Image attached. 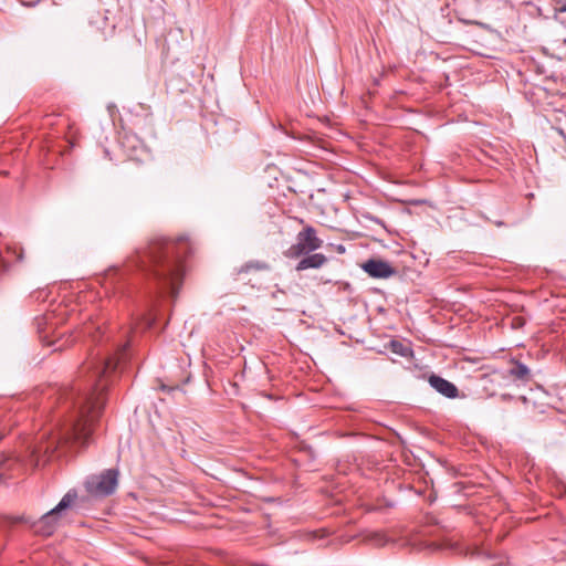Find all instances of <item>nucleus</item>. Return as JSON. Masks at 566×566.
I'll return each mask as SVG.
<instances>
[{
  "instance_id": "1a4fd4ad",
  "label": "nucleus",
  "mask_w": 566,
  "mask_h": 566,
  "mask_svg": "<svg viewBox=\"0 0 566 566\" xmlns=\"http://www.w3.org/2000/svg\"><path fill=\"white\" fill-rule=\"evenodd\" d=\"M302 256L303 258L295 266L297 272L305 271L307 269H319L327 262V258L322 253H308L303 254Z\"/></svg>"
},
{
  "instance_id": "4468645a",
  "label": "nucleus",
  "mask_w": 566,
  "mask_h": 566,
  "mask_svg": "<svg viewBox=\"0 0 566 566\" xmlns=\"http://www.w3.org/2000/svg\"><path fill=\"white\" fill-rule=\"evenodd\" d=\"M120 143L125 149L137 150V145L139 144V140L135 136H130V135L126 134L122 138Z\"/></svg>"
},
{
  "instance_id": "9d476101",
  "label": "nucleus",
  "mask_w": 566,
  "mask_h": 566,
  "mask_svg": "<svg viewBox=\"0 0 566 566\" xmlns=\"http://www.w3.org/2000/svg\"><path fill=\"white\" fill-rule=\"evenodd\" d=\"M1 266L3 271H9L11 261L21 262L23 260V250L17 244H8L4 251H0Z\"/></svg>"
},
{
  "instance_id": "f8f14e48",
  "label": "nucleus",
  "mask_w": 566,
  "mask_h": 566,
  "mask_svg": "<svg viewBox=\"0 0 566 566\" xmlns=\"http://www.w3.org/2000/svg\"><path fill=\"white\" fill-rule=\"evenodd\" d=\"M81 333L85 336L92 337V339L94 342L97 339V336L103 334V332L101 331V327L98 325H95V323H93V322L85 324L83 326Z\"/></svg>"
},
{
  "instance_id": "39448f33",
  "label": "nucleus",
  "mask_w": 566,
  "mask_h": 566,
  "mask_svg": "<svg viewBox=\"0 0 566 566\" xmlns=\"http://www.w3.org/2000/svg\"><path fill=\"white\" fill-rule=\"evenodd\" d=\"M118 484V471L107 469L99 474L91 475L85 481L87 493L94 497H105L113 494Z\"/></svg>"
},
{
  "instance_id": "f03ea898",
  "label": "nucleus",
  "mask_w": 566,
  "mask_h": 566,
  "mask_svg": "<svg viewBox=\"0 0 566 566\" xmlns=\"http://www.w3.org/2000/svg\"><path fill=\"white\" fill-rule=\"evenodd\" d=\"M189 253L190 244L186 238L177 241L156 238L138 249L130 263L150 275L161 291L176 296L184 275L182 261Z\"/></svg>"
},
{
  "instance_id": "0eeeda50",
  "label": "nucleus",
  "mask_w": 566,
  "mask_h": 566,
  "mask_svg": "<svg viewBox=\"0 0 566 566\" xmlns=\"http://www.w3.org/2000/svg\"><path fill=\"white\" fill-rule=\"evenodd\" d=\"M361 269L374 279H388L396 274V270L380 259H369L361 264Z\"/></svg>"
},
{
  "instance_id": "9b49d317",
  "label": "nucleus",
  "mask_w": 566,
  "mask_h": 566,
  "mask_svg": "<svg viewBox=\"0 0 566 566\" xmlns=\"http://www.w3.org/2000/svg\"><path fill=\"white\" fill-rule=\"evenodd\" d=\"M50 319H51L50 316H42V317L36 318L38 329L43 339H45L48 337L49 329L53 325V323H51Z\"/></svg>"
},
{
  "instance_id": "20e7f679",
  "label": "nucleus",
  "mask_w": 566,
  "mask_h": 566,
  "mask_svg": "<svg viewBox=\"0 0 566 566\" xmlns=\"http://www.w3.org/2000/svg\"><path fill=\"white\" fill-rule=\"evenodd\" d=\"M323 245V240L317 235L314 227L306 224L297 234L296 242L285 252V256L297 259L303 254L312 253Z\"/></svg>"
},
{
  "instance_id": "ddd939ff",
  "label": "nucleus",
  "mask_w": 566,
  "mask_h": 566,
  "mask_svg": "<svg viewBox=\"0 0 566 566\" xmlns=\"http://www.w3.org/2000/svg\"><path fill=\"white\" fill-rule=\"evenodd\" d=\"M268 268H269L268 264H265L264 262L254 261V262H248L244 265H242L239 272L248 273L251 270L262 271V270H266Z\"/></svg>"
},
{
  "instance_id": "6e6552de",
  "label": "nucleus",
  "mask_w": 566,
  "mask_h": 566,
  "mask_svg": "<svg viewBox=\"0 0 566 566\" xmlns=\"http://www.w3.org/2000/svg\"><path fill=\"white\" fill-rule=\"evenodd\" d=\"M428 381L429 385L440 395L450 399L459 397V389L453 382L434 374L429 376Z\"/></svg>"
},
{
  "instance_id": "423d86ee",
  "label": "nucleus",
  "mask_w": 566,
  "mask_h": 566,
  "mask_svg": "<svg viewBox=\"0 0 566 566\" xmlns=\"http://www.w3.org/2000/svg\"><path fill=\"white\" fill-rule=\"evenodd\" d=\"M491 377L494 380L511 378L513 381L525 385L532 380L533 375L531 369L525 364L521 363L520 360L512 359L507 370H494L491 374Z\"/></svg>"
},
{
  "instance_id": "412c9836",
  "label": "nucleus",
  "mask_w": 566,
  "mask_h": 566,
  "mask_svg": "<svg viewBox=\"0 0 566 566\" xmlns=\"http://www.w3.org/2000/svg\"><path fill=\"white\" fill-rule=\"evenodd\" d=\"M61 348H62V346H56V347L54 348V350H57V349H61Z\"/></svg>"
},
{
  "instance_id": "7ed1b4c3",
  "label": "nucleus",
  "mask_w": 566,
  "mask_h": 566,
  "mask_svg": "<svg viewBox=\"0 0 566 566\" xmlns=\"http://www.w3.org/2000/svg\"><path fill=\"white\" fill-rule=\"evenodd\" d=\"M76 499L77 492L75 490L67 491L55 507L43 514L33 523L32 527L34 532L43 536L52 535L60 525V521L66 515V511L74 505Z\"/></svg>"
},
{
  "instance_id": "f257e3e1",
  "label": "nucleus",
  "mask_w": 566,
  "mask_h": 566,
  "mask_svg": "<svg viewBox=\"0 0 566 566\" xmlns=\"http://www.w3.org/2000/svg\"><path fill=\"white\" fill-rule=\"evenodd\" d=\"M126 346L127 343L118 345L115 354L106 357L91 354V358L81 366L76 381L59 392L63 413H67L59 432L32 448L28 457L0 453V484L15 478L28 465L36 468L44 464L64 444H88L93 423L105 406L108 377L124 359Z\"/></svg>"
},
{
  "instance_id": "f3484780",
  "label": "nucleus",
  "mask_w": 566,
  "mask_h": 566,
  "mask_svg": "<svg viewBox=\"0 0 566 566\" xmlns=\"http://www.w3.org/2000/svg\"><path fill=\"white\" fill-rule=\"evenodd\" d=\"M473 554H476L478 556L485 555V557H488V555L483 551L478 548L473 552Z\"/></svg>"
},
{
  "instance_id": "dca6fc26",
  "label": "nucleus",
  "mask_w": 566,
  "mask_h": 566,
  "mask_svg": "<svg viewBox=\"0 0 566 566\" xmlns=\"http://www.w3.org/2000/svg\"><path fill=\"white\" fill-rule=\"evenodd\" d=\"M160 388H161V390H164V391H168V392H170V391H172V390H175V389H176V388H174V387H168V386H166V385H161V387H160Z\"/></svg>"
},
{
  "instance_id": "aec40b11",
  "label": "nucleus",
  "mask_w": 566,
  "mask_h": 566,
  "mask_svg": "<svg viewBox=\"0 0 566 566\" xmlns=\"http://www.w3.org/2000/svg\"><path fill=\"white\" fill-rule=\"evenodd\" d=\"M463 22H464L465 24H470V23H472L471 21H465V20H463Z\"/></svg>"
},
{
  "instance_id": "a211bd4d",
  "label": "nucleus",
  "mask_w": 566,
  "mask_h": 566,
  "mask_svg": "<svg viewBox=\"0 0 566 566\" xmlns=\"http://www.w3.org/2000/svg\"><path fill=\"white\" fill-rule=\"evenodd\" d=\"M560 10H562V11H566V0H563V1L560 2Z\"/></svg>"
},
{
  "instance_id": "2eb2a0df",
  "label": "nucleus",
  "mask_w": 566,
  "mask_h": 566,
  "mask_svg": "<svg viewBox=\"0 0 566 566\" xmlns=\"http://www.w3.org/2000/svg\"><path fill=\"white\" fill-rule=\"evenodd\" d=\"M7 433L8 430L6 429L4 426H2V423H0V441L6 437Z\"/></svg>"
},
{
  "instance_id": "6ab92c4d",
  "label": "nucleus",
  "mask_w": 566,
  "mask_h": 566,
  "mask_svg": "<svg viewBox=\"0 0 566 566\" xmlns=\"http://www.w3.org/2000/svg\"><path fill=\"white\" fill-rule=\"evenodd\" d=\"M337 250H338L339 252H344V251H345V248H344L343 245H338Z\"/></svg>"
}]
</instances>
